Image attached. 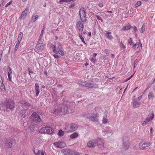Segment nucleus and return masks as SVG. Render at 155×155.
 Segmentation results:
<instances>
[{"label":"nucleus","instance_id":"052dcab7","mask_svg":"<svg viewBox=\"0 0 155 155\" xmlns=\"http://www.w3.org/2000/svg\"><path fill=\"white\" fill-rule=\"evenodd\" d=\"M44 74H45L46 75H47V73L46 71H45L44 72Z\"/></svg>","mask_w":155,"mask_h":155},{"label":"nucleus","instance_id":"5701e85b","mask_svg":"<svg viewBox=\"0 0 155 155\" xmlns=\"http://www.w3.org/2000/svg\"><path fill=\"white\" fill-rule=\"evenodd\" d=\"M85 86L89 88H95L97 87L96 85H94L93 84L87 83L85 84Z\"/></svg>","mask_w":155,"mask_h":155},{"label":"nucleus","instance_id":"c03bdc74","mask_svg":"<svg viewBox=\"0 0 155 155\" xmlns=\"http://www.w3.org/2000/svg\"><path fill=\"white\" fill-rule=\"evenodd\" d=\"M132 28L133 30L135 32L137 31V28L135 26H134L133 27L132 26Z\"/></svg>","mask_w":155,"mask_h":155},{"label":"nucleus","instance_id":"72a5a7b5","mask_svg":"<svg viewBox=\"0 0 155 155\" xmlns=\"http://www.w3.org/2000/svg\"><path fill=\"white\" fill-rule=\"evenodd\" d=\"M78 35L79 37L80 38V39L81 40V41L83 42V43L86 44V43L85 42L84 38V37L82 36V35H81L80 33H79L78 34Z\"/></svg>","mask_w":155,"mask_h":155},{"label":"nucleus","instance_id":"473e14b6","mask_svg":"<svg viewBox=\"0 0 155 155\" xmlns=\"http://www.w3.org/2000/svg\"><path fill=\"white\" fill-rule=\"evenodd\" d=\"M34 126L33 125L30 124L28 127V129L30 130L31 132H32L34 130Z\"/></svg>","mask_w":155,"mask_h":155},{"label":"nucleus","instance_id":"e2e57ef3","mask_svg":"<svg viewBox=\"0 0 155 155\" xmlns=\"http://www.w3.org/2000/svg\"><path fill=\"white\" fill-rule=\"evenodd\" d=\"M139 42H140V46L141 47L142 46V44H141V41H140V40H139Z\"/></svg>","mask_w":155,"mask_h":155},{"label":"nucleus","instance_id":"9d476101","mask_svg":"<svg viewBox=\"0 0 155 155\" xmlns=\"http://www.w3.org/2000/svg\"><path fill=\"white\" fill-rule=\"evenodd\" d=\"M87 117L90 120L95 121L96 117H97V114H95L94 113H89L86 115Z\"/></svg>","mask_w":155,"mask_h":155},{"label":"nucleus","instance_id":"0eeeda50","mask_svg":"<svg viewBox=\"0 0 155 155\" xmlns=\"http://www.w3.org/2000/svg\"><path fill=\"white\" fill-rule=\"evenodd\" d=\"M15 140L13 138L7 139L5 142L6 146L8 148H11L13 146Z\"/></svg>","mask_w":155,"mask_h":155},{"label":"nucleus","instance_id":"7ed1b4c3","mask_svg":"<svg viewBox=\"0 0 155 155\" xmlns=\"http://www.w3.org/2000/svg\"><path fill=\"white\" fill-rule=\"evenodd\" d=\"M85 11V9L84 7H81L79 10V14L81 20L83 22H85L86 21V14Z\"/></svg>","mask_w":155,"mask_h":155},{"label":"nucleus","instance_id":"c85d7f7f","mask_svg":"<svg viewBox=\"0 0 155 155\" xmlns=\"http://www.w3.org/2000/svg\"><path fill=\"white\" fill-rule=\"evenodd\" d=\"M145 25L146 24L145 23H143L142 25L140 30V32L141 33H143L144 32L145 29Z\"/></svg>","mask_w":155,"mask_h":155},{"label":"nucleus","instance_id":"864d4df0","mask_svg":"<svg viewBox=\"0 0 155 155\" xmlns=\"http://www.w3.org/2000/svg\"><path fill=\"white\" fill-rule=\"evenodd\" d=\"M43 30H42L41 32V35L39 37V39H40L43 36Z\"/></svg>","mask_w":155,"mask_h":155},{"label":"nucleus","instance_id":"2f4dec72","mask_svg":"<svg viewBox=\"0 0 155 155\" xmlns=\"http://www.w3.org/2000/svg\"><path fill=\"white\" fill-rule=\"evenodd\" d=\"M140 105V103L137 101H134L133 103V106L134 107H138Z\"/></svg>","mask_w":155,"mask_h":155},{"label":"nucleus","instance_id":"69168bd1","mask_svg":"<svg viewBox=\"0 0 155 155\" xmlns=\"http://www.w3.org/2000/svg\"><path fill=\"white\" fill-rule=\"evenodd\" d=\"M107 12H108L110 13H112V11H107Z\"/></svg>","mask_w":155,"mask_h":155},{"label":"nucleus","instance_id":"de8ad7c7","mask_svg":"<svg viewBox=\"0 0 155 155\" xmlns=\"http://www.w3.org/2000/svg\"><path fill=\"white\" fill-rule=\"evenodd\" d=\"M12 1H11L7 3L6 5H5V7H7L8 5H10L11 3H12Z\"/></svg>","mask_w":155,"mask_h":155},{"label":"nucleus","instance_id":"bf43d9fd","mask_svg":"<svg viewBox=\"0 0 155 155\" xmlns=\"http://www.w3.org/2000/svg\"><path fill=\"white\" fill-rule=\"evenodd\" d=\"M111 56L112 58H114V54H111Z\"/></svg>","mask_w":155,"mask_h":155},{"label":"nucleus","instance_id":"a18cd8bd","mask_svg":"<svg viewBox=\"0 0 155 155\" xmlns=\"http://www.w3.org/2000/svg\"><path fill=\"white\" fill-rule=\"evenodd\" d=\"M133 75H132L129 78H127L126 79H125V81H124L125 82L129 80L130 79H131L132 78V77L133 76Z\"/></svg>","mask_w":155,"mask_h":155},{"label":"nucleus","instance_id":"c756f323","mask_svg":"<svg viewBox=\"0 0 155 155\" xmlns=\"http://www.w3.org/2000/svg\"><path fill=\"white\" fill-rule=\"evenodd\" d=\"M23 36V33L20 32L18 34V37L17 39V41H18L20 42Z\"/></svg>","mask_w":155,"mask_h":155},{"label":"nucleus","instance_id":"e433bc0d","mask_svg":"<svg viewBox=\"0 0 155 155\" xmlns=\"http://www.w3.org/2000/svg\"><path fill=\"white\" fill-rule=\"evenodd\" d=\"M132 45L133 48H137L139 46V43L138 42H137L135 44H133Z\"/></svg>","mask_w":155,"mask_h":155},{"label":"nucleus","instance_id":"f257e3e1","mask_svg":"<svg viewBox=\"0 0 155 155\" xmlns=\"http://www.w3.org/2000/svg\"><path fill=\"white\" fill-rule=\"evenodd\" d=\"M78 128L76 124L72 123L67 125L65 127V131L68 133H71L76 130Z\"/></svg>","mask_w":155,"mask_h":155},{"label":"nucleus","instance_id":"338daca9","mask_svg":"<svg viewBox=\"0 0 155 155\" xmlns=\"http://www.w3.org/2000/svg\"><path fill=\"white\" fill-rule=\"evenodd\" d=\"M153 90L155 91V85L153 87Z\"/></svg>","mask_w":155,"mask_h":155},{"label":"nucleus","instance_id":"37998d69","mask_svg":"<svg viewBox=\"0 0 155 155\" xmlns=\"http://www.w3.org/2000/svg\"><path fill=\"white\" fill-rule=\"evenodd\" d=\"M133 41L132 40L131 38H130V39L128 41V43L130 45L132 44H133Z\"/></svg>","mask_w":155,"mask_h":155},{"label":"nucleus","instance_id":"603ef678","mask_svg":"<svg viewBox=\"0 0 155 155\" xmlns=\"http://www.w3.org/2000/svg\"><path fill=\"white\" fill-rule=\"evenodd\" d=\"M102 121L103 123L104 124L106 123L107 122V120L106 119H105L104 118Z\"/></svg>","mask_w":155,"mask_h":155},{"label":"nucleus","instance_id":"774afa93","mask_svg":"<svg viewBox=\"0 0 155 155\" xmlns=\"http://www.w3.org/2000/svg\"><path fill=\"white\" fill-rule=\"evenodd\" d=\"M128 87V86H127L126 87V88L125 89L124 91V92L127 89V87Z\"/></svg>","mask_w":155,"mask_h":155},{"label":"nucleus","instance_id":"4be33fe9","mask_svg":"<svg viewBox=\"0 0 155 155\" xmlns=\"http://www.w3.org/2000/svg\"><path fill=\"white\" fill-rule=\"evenodd\" d=\"M96 143H97V145H101V146H104V142L103 141V140L102 139H98L97 142Z\"/></svg>","mask_w":155,"mask_h":155},{"label":"nucleus","instance_id":"9b49d317","mask_svg":"<svg viewBox=\"0 0 155 155\" xmlns=\"http://www.w3.org/2000/svg\"><path fill=\"white\" fill-rule=\"evenodd\" d=\"M151 117H147L145 120L142 123V125L143 126H144L145 125L147 124L148 122L153 119L154 118V114L152 113H151Z\"/></svg>","mask_w":155,"mask_h":155},{"label":"nucleus","instance_id":"6e6d98bb","mask_svg":"<svg viewBox=\"0 0 155 155\" xmlns=\"http://www.w3.org/2000/svg\"><path fill=\"white\" fill-rule=\"evenodd\" d=\"M91 61H93L94 62L95 61H96V60L95 58H92V59H91Z\"/></svg>","mask_w":155,"mask_h":155},{"label":"nucleus","instance_id":"39448f33","mask_svg":"<svg viewBox=\"0 0 155 155\" xmlns=\"http://www.w3.org/2000/svg\"><path fill=\"white\" fill-rule=\"evenodd\" d=\"M4 105L7 108L12 109L14 107V103L11 100H8L4 104Z\"/></svg>","mask_w":155,"mask_h":155},{"label":"nucleus","instance_id":"a19ab883","mask_svg":"<svg viewBox=\"0 0 155 155\" xmlns=\"http://www.w3.org/2000/svg\"><path fill=\"white\" fill-rule=\"evenodd\" d=\"M95 16L96 17L97 19L98 20H100L102 22H103V20L102 19L101 17L99 15H95Z\"/></svg>","mask_w":155,"mask_h":155},{"label":"nucleus","instance_id":"aec40b11","mask_svg":"<svg viewBox=\"0 0 155 155\" xmlns=\"http://www.w3.org/2000/svg\"><path fill=\"white\" fill-rule=\"evenodd\" d=\"M8 78L9 79V80L10 81H11V75L12 74V69L10 67H8Z\"/></svg>","mask_w":155,"mask_h":155},{"label":"nucleus","instance_id":"a878e982","mask_svg":"<svg viewBox=\"0 0 155 155\" xmlns=\"http://www.w3.org/2000/svg\"><path fill=\"white\" fill-rule=\"evenodd\" d=\"M46 127L41 128L39 130L40 133L45 134H46Z\"/></svg>","mask_w":155,"mask_h":155},{"label":"nucleus","instance_id":"1a4fd4ad","mask_svg":"<svg viewBox=\"0 0 155 155\" xmlns=\"http://www.w3.org/2000/svg\"><path fill=\"white\" fill-rule=\"evenodd\" d=\"M53 144L56 147L61 148L66 146V144L64 142L62 141H58L53 143Z\"/></svg>","mask_w":155,"mask_h":155},{"label":"nucleus","instance_id":"cd10ccee","mask_svg":"<svg viewBox=\"0 0 155 155\" xmlns=\"http://www.w3.org/2000/svg\"><path fill=\"white\" fill-rule=\"evenodd\" d=\"M28 12V9L27 8H26L25 9V10L22 12L21 15V16L22 17L25 16Z\"/></svg>","mask_w":155,"mask_h":155},{"label":"nucleus","instance_id":"423d86ee","mask_svg":"<svg viewBox=\"0 0 155 155\" xmlns=\"http://www.w3.org/2000/svg\"><path fill=\"white\" fill-rule=\"evenodd\" d=\"M151 145L150 142L146 141H141L139 144V148L142 150H144L147 147L150 146Z\"/></svg>","mask_w":155,"mask_h":155},{"label":"nucleus","instance_id":"8fccbe9b","mask_svg":"<svg viewBox=\"0 0 155 155\" xmlns=\"http://www.w3.org/2000/svg\"><path fill=\"white\" fill-rule=\"evenodd\" d=\"M98 5L100 7H102L103 6V3H99L98 4Z\"/></svg>","mask_w":155,"mask_h":155},{"label":"nucleus","instance_id":"393cba45","mask_svg":"<svg viewBox=\"0 0 155 155\" xmlns=\"http://www.w3.org/2000/svg\"><path fill=\"white\" fill-rule=\"evenodd\" d=\"M0 88H4L5 90V86L3 84L2 77L0 75Z\"/></svg>","mask_w":155,"mask_h":155},{"label":"nucleus","instance_id":"3c124183","mask_svg":"<svg viewBox=\"0 0 155 155\" xmlns=\"http://www.w3.org/2000/svg\"><path fill=\"white\" fill-rule=\"evenodd\" d=\"M75 6V4L74 3H73L69 6V8H72L74 7Z\"/></svg>","mask_w":155,"mask_h":155},{"label":"nucleus","instance_id":"4468645a","mask_svg":"<svg viewBox=\"0 0 155 155\" xmlns=\"http://www.w3.org/2000/svg\"><path fill=\"white\" fill-rule=\"evenodd\" d=\"M20 103L22 107L28 108L30 106V104L28 102H26L25 101H20Z\"/></svg>","mask_w":155,"mask_h":155},{"label":"nucleus","instance_id":"bb28decb","mask_svg":"<svg viewBox=\"0 0 155 155\" xmlns=\"http://www.w3.org/2000/svg\"><path fill=\"white\" fill-rule=\"evenodd\" d=\"M123 148L122 149L123 151H124L127 150L128 149L129 147L128 144L126 143H123Z\"/></svg>","mask_w":155,"mask_h":155},{"label":"nucleus","instance_id":"6ab92c4d","mask_svg":"<svg viewBox=\"0 0 155 155\" xmlns=\"http://www.w3.org/2000/svg\"><path fill=\"white\" fill-rule=\"evenodd\" d=\"M132 28V26L129 24H128L127 25L124 26L122 28V31L128 30Z\"/></svg>","mask_w":155,"mask_h":155},{"label":"nucleus","instance_id":"412c9836","mask_svg":"<svg viewBox=\"0 0 155 155\" xmlns=\"http://www.w3.org/2000/svg\"><path fill=\"white\" fill-rule=\"evenodd\" d=\"M111 32L106 31V33L105 34V35L107 38L110 40H111L113 38V37L111 35Z\"/></svg>","mask_w":155,"mask_h":155},{"label":"nucleus","instance_id":"0e129e2a","mask_svg":"<svg viewBox=\"0 0 155 155\" xmlns=\"http://www.w3.org/2000/svg\"><path fill=\"white\" fill-rule=\"evenodd\" d=\"M88 65V63H87V62L85 64V66H86Z\"/></svg>","mask_w":155,"mask_h":155},{"label":"nucleus","instance_id":"680f3d73","mask_svg":"<svg viewBox=\"0 0 155 155\" xmlns=\"http://www.w3.org/2000/svg\"><path fill=\"white\" fill-rule=\"evenodd\" d=\"M41 87H42V88H45V86L44 85H42V86Z\"/></svg>","mask_w":155,"mask_h":155},{"label":"nucleus","instance_id":"09e8293b","mask_svg":"<svg viewBox=\"0 0 155 155\" xmlns=\"http://www.w3.org/2000/svg\"><path fill=\"white\" fill-rule=\"evenodd\" d=\"M46 155V153L45 151H42L40 153V155Z\"/></svg>","mask_w":155,"mask_h":155},{"label":"nucleus","instance_id":"ddd939ff","mask_svg":"<svg viewBox=\"0 0 155 155\" xmlns=\"http://www.w3.org/2000/svg\"><path fill=\"white\" fill-rule=\"evenodd\" d=\"M76 27L80 31H82L83 30L84 25L81 21H78L77 22Z\"/></svg>","mask_w":155,"mask_h":155},{"label":"nucleus","instance_id":"13d9d810","mask_svg":"<svg viewBox=\"0 0 155 155\" xmlns=\"http://www.w3.org/2000/svg\"><path fill=\"white\" fill-rule=\"evenodd\" d=\"M142 96H139L138 98V100H140L142 98Z\"/></svg>","mask_w":155,"mask_h":155},{"label":"nucleus","instance_id":"dca6fc26","mask_svg":"<svg viewBox=\"0 0 155 155\" xmlns=\"http://www.w3.org/2000/svg\"><path fill=\"white\" fill-rule=\"evenodd\" d=\"M35 90L36 95L38 96L40 90L39 84L37 83L35 84Z\"/></svg>","mask_w":155,"mask_h":155},{"label":"nucleus","instance_id":"6e6552de","mask_svg":"<svg viewBox=\"0 0 155 155\" xmlns=\"http://www.w3.org/2000/svg\"><path fill=\"white\" fill-rule=\"evenodd\" d=\"M31 117L34 121L36 122H40L41 121L39 115L36 112H33L31 115Z\"/></svg>","mask_w":155,"mask_h":155},{"label":"nucleus","instance_id":"4c0bfd02","mask_svg":"<svg viewBox=\"0 0 155 155\" xmlns=\"http://www.w3.org/2000/svg\"><path fill=\"white\" fill-rule=\"evenodd\" d=\"M120 48L121 49H124L126 48V46L122 42H120Z\"/></svg>","mask_w":155,"mask_h":155},{"label":"nucleus","instance_id":"5fc2aeb1","mask_svg":"<svg viewBox=\"0 0 155 155\" xmlns=\"http://www.w3.org/2000/svg\"><path fill=\"white\" fill-rule=\"evenodd\" d=\"M75 1V0H67L66 2L67 3H68L69 2H70L72 1L73 2H74Z\"/></svg>","mask_w":155,"mask_h":155},{"label":"nucleus","instance_id":"49530a36","mask_svg":"<svg viewBox=\"0 0 155 155\" xmlns=\"http://www.w3.org/2000/svg\"><path fill=\"white\" fill-rule=\"evenodd\" d=\"M53 56L54 57V58L56 59H58L59 58V56H58V55L57 54H54Z\"/></svg>","mask_w":155,"mask_h":155},{"label":"nucleus","instance_id":"c9c22d12","mask_svg":"<svg viewBox=\"0 0 155 155\" xmlns=\"http://www.w3.org/2000/svg\"><path fill=\"white\" fill-rule=\"evenodd\" d=\"M20 42L17 41L16 42V45L15 47V51H16L17 50L18 48V47L19 45Z\"/></svg>","mask_w":155,"mask_h":155},{"label":"nucleus","instance_id":"b1692460","mask_svg":"<svg viewBox=\"0 0 155 155\" xmlns=\"http://www.w3.org/2000/svg\"><path fill=\"white\" fill-rule=\"evenodd\" d=\"M78 136V134L77 132H74L70 135V137L71 139H74L77 137Z\"/></svg>","mask_w":155,"mask_h":155},{"label":"nucleus","instance_id":"f704fd0d","mask_svg":"<svg viewBox=\"0 0 155 155\" xmlns=\"http://www.w3.org/2000/svg\"><path fill=\"white\" fill-rule=\"evenodd\" d=\"M154 97V95L152 92H149L148 95V98L149 99H151Z\"/></svg>","mask_w":155,"mask_h":155},{"label":"nucleus","instance_id":"f8f14e48","mask_svg":"<svg viewBox=\"0 0 155 155\" xmlns=\"http://www.w3.org/2000/svg\"><path fill=\"white\" fill-rule=\"evenodd\" d=\"M96 143V141L93 140L89 141L87 143V146L90 148L94 147Z\"/></svg>","mask_w":155,"mask_h":155},{"label":"nucleus","instance_id":"79ce46f5","mask_svg":"<svg viewBox=\"0 0 155 155\" xmlns=\"http://www.w3.org/2000/svg\"><path fill=\"white\" fill-rule=\"evenodd\" d=\"M35 154L36 155H39L40 154V151L39 150H38L37 152H36L35 150H33Z\"/></svg>","mask_w":155,"mask_h":155},{"label":"nucleus","instance_id":"4d7b16f0","mask_svg":"<svg viewBox=\"0 0 155 155\" xmlns=\"http://www.w3.org/2000/svg\"><path fill=\"white\" fill-rule=\"evenodd\" d=\"M97 55V54L96 53H94L93 55V58H95Z\"/></svg>","mask_w":155,"mask_h":155},{"label":"nucleus","instance_id":"ea45409f","mask_svg":"<svg viewBox=\"0 0 155 155\" xmlns=\"http://www.w3.org/2000/svg\"><path fill=\"white\" fill-rule=\"evenodd\" d=\"M141 2L140 1H137L135 4V7H137L141 5Z\"/></svg>","mask_w":155,"mask_h":155},{"label":"nucleus","instance_id":"58836bf2","mask_svg":"<svg viewBox=\"0 0 155 155\" xmlns=\"http://www.w3.org/2000/svg\"><path fill=\"white\" fill-rule=\"evenodd\" d=\"M64 134V132L62 130H60L58 132V135L60 136H63Z\"/></svg>","mask_w":155,"mask_h":155},{"label":"nucleus","instance_id":"a211bd4d","mask_svg":"<svg viewBox=\"0 0 155 155\" xmlns=\"http://www.w3.org/2000/svg\"><path fill=\"white\" fill-rule=\"evenodd\" d=\"M64 153V155H73V151L68 149H66Z\"/></svg>","mask_w":155,"mask_h":155},{"label":"nucleus","instance_id":"2eb2a0df","mask_svg":"<svg viewBox=\"0 0 155 155\" xmlns=\"http://www.w3.org/2000/svg\"><path fill=\"white\" fill-rule=\"evenodd\" d=\"M46 134H53L54 130L50 127H46Z\"/></svg>","mask_w":155,"mask_h":155},{"label":"nucleus","instance_id":"7c9ffc66","mask_svg":"<svg viewBox=\"0 0 155 155\" xmlns=\"http://www.w3.org/2000/svg\"><path fill=\"white\" fill-rule=\"evenodd\" d=\"M38 18V15H33L32 16L31 21L33 22H35L36 20Z\"/></svg>","mask_w":155,"mask_h":155},{"label":"nucleus","instance_id":"f3484780","mask_svg":"<svg viewBox=\"0 0 155 155\" xmlns=\"http://www.w3.org/2000/svg\"><path fill=\"white\" fill-rule=\"evenodd\" d=\"M44 47L43 45L41 43H37L36 46L35 48L37 49L38 51H40L42 50Z\"/></svg>","mask_w":155,"mask_h":155},{"label":"nucleus","instance_id":"20e7f679","mask_svg":"<svg viewBox=\"0 0 155 155\" xmlns=\"http://www.w3.org/2000/svg\"><path fill=\"white\" fill-rule=\"evenodd\" d=\"M58 51L56 50V45L54 46V47H53V51L54 53L58 54V52L60 54L61 56H63L64 55V53L63 51L62 50V47L60 44H59L58 45Z\"/></svg>","mask_w":155,"mask_h":155},{"label":"nucleus","instance_id":"f03ea898","mask_svg":"<svg viewBox=\"0 0 155 155\" xmlns=\"http://www.w3.org/2000/svg\"><path fill=\"white\" fill-rule=\"evenodd\" d=\"M68 110V108L67 105H61L58 109L54 110V112H56L57 113L61 115H64L67 113Z\"/></svg>","mask_w":155,"mask_h":155}]
</instances>
